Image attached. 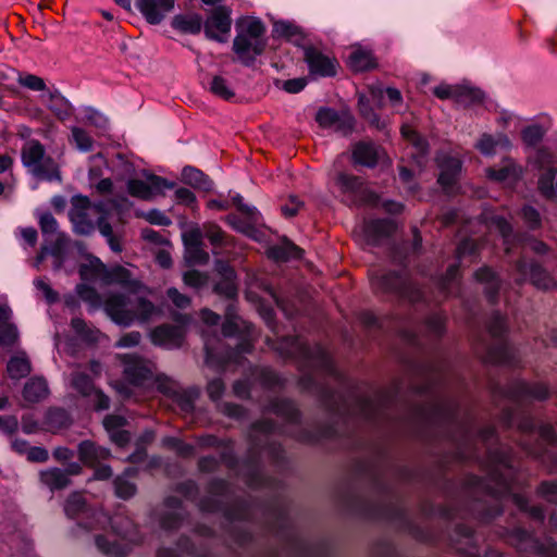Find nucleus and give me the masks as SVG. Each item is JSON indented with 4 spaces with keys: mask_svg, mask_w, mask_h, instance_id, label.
I'll return each mask as SVG.
<instances>
[{
    "mask_svg": "<svg viewBox=\"0 0 557 557\" xmlns=\"http://www.w3.org/2000/svg\"><path fill=\"white\" fill-rule=\"evenodd\" d=\"M410 371L424 380L422 385L412 383V391L417 394L430 393V403L414 407L410 419L419 424L444 426L447 435L455 442L456 456L461 461L476 459L479 444L486 448L483 468L487 481L469 475L465 482V493L471 498L472 515L483 522L494 519L503 511L499 497L510 492L516 478V461L511 449L503 445L491 447L490 442L495 438L493 426L478 430L469 414L460 416L453 400L432 392L433 385L440 379L442 364H413Z\"/></svg>",
    "mask_w": 557,
    "mask_h": 557,
    "instance_id": "nucleus-1",
    "label": "nucleus"
},
{
    "mask_svg": "<svg viewBox=\"0 0 557 557\" xmlns=\"http://www.w3.org/2000/svg\"><path fill=\"white\" fill-rule=\"evenodd\" d=\"M395 392H379L373 395L357 388L346 395L321 391V399L331 412L341 417H357L366 421H376L386 417V410L393 404Z\"/></svg>",
    "mask_w": 557,
    "mask_h": 557,
    "instance_id": "nucleus-2",
    "label": "nucleus"
},
{
    "mask_svg": "<svg viewBox=\"0 0 557 557\" xmlns=\"http://www.w3.org/2000/svg\"><path fill=\"white\" fill-rule=\"evenodd\" d=\"M275 432V425L270 420H261L252 424L249 433L250 448L247 460L239 467L237 474L243 476L246 484L252 488L270 486L272 481L260 472L259 454L261 450L268 454L273 462L278 463L284 459V453L280 445L268 443V436Z\"/></svg>",
    "mask_w": 557,
    "mask_h": 557,
    "instance_id": "nucleus-3",
    "label": "nucleus"
},
{
    "mask_svg": "<svg viewBox=\"0 0 557 557\" xmlns=\"http://www.w3.org/2000/svg\"><path fill=\"white\" fill-rule=\"evenodd\" d=\"M239 32L233 41V51L246 66L255 63L256 57L263 53L267 41L263 36L265 27L257 18H245L237 23Z\"/></svg>",
    "mask_w": 557,
    "mask_h": 557,
    "instance_id": "nucleus-4",
    "label": "nucleus"
},
{
    "mask_svg": "<svg viewBox=\"0 0 557 557\" xmlns=\"http://www.w3.org/2000/svg\"><path fill=\"white\" fill-rule=\"evenodd\" d=\"M131 305L133 306L132 298L122 294H115L108 297L104 308L112 320L122 325H129L134 321L147 322L158 311L150 300L140 296L134 298V305H137V310L129 308Z\"/></svg>",
    "mask_w": 557,
    "mask_h": 557,
    "instance_id": "nucleus-5",
    "label": "nucleus"
},
{
    "mask_svg": "<svg viewBox=\"0 0 557 557\" xmlns=\"http://www.w3.org/2000/svg\"><path fill=\"white\" fill-rule=\"evenodd\" d=\"M369 277L375 294H392L410 302L422 299L421 290L404 273L375 270L370 272Z\"/></svg>",
    "mask_w": 557,
    "mask_h": 557,
    "instance_id": "nucleus-6",
    "label": "nucleus"
},
{
    "mask_svg": "<svg viewBox=\"0 0 557 557\" xmlns=\"http://www.w3.org/2000/svg\"><path fill=\"white\" fill-rule=\"evenodd\" d=\"M277 349L286 357L299 359L305 367L335 373L330 356L319 345L311 347L299 337L289 336L282 341Z\"/></svg>",
    "mask_w": 557,
    "mask_h": 557,
    "instance_id": "nucleus-7",
    "label": "nucleus"
},
{
    "mask_svg": "<svg viewBox=\"0 0 557 557\" xmlns=\"http://www.w3.org/2000/svg\"><path fill=\"white\" fill-rule=\"evenodd\" d=\"M22 163L37 178L44 181H62L58 163L46 156L44 145L36 139L26 141L21 149Z\"/></svg>",
    "mask_w": 557,
    "mask_h": 557,
    "instance_id": "nucleus-8",
    "label": "nucleus"
},
{
    "mask_svg": "<svg viewBox=\"0 0 557 557\" xmlns=\"http://www.w3.org/2000/svg\"><path fill=\"white\" fill-rule=\"evenodd\" d=\"M499 536L515 547L521 556L537 555L541 557H557V545L552 540L540 542L530 532L521 528L504 529Z\"/></svg>",
    "mask_w": 557,
    "mask_h": 557,
    "instance_id": "nucleus-9",
    "label": "nucleus"
},
{
    "mask_svg": "<svg viewBox=\"0 0 557 557\" xmlns=\"http://www.w3.org/2000/svg\"><path fill=\"white\" fill-rule=\"evenodd\" d=\"M269 523L271 524V529L276 530L277 533L282 532V536L294 554V557H309L313 555V547L301 540L298 534L290 529V521L284 506L277 505L270 509Z\"/></svg>",
    "mask_w": 557,
    "mask_h": 557,
    "instance_id": "nucleus-10",
    "label": "nucleus"
},
{
    "mask_svg": "<svg viewBox=\"0 0 557 557\" xmlns=\"http://www.w3.org/2000/svg\"><path fill=\"white\" fill-rule=\"evenodd\" d=\"M494 398H506L512 403L523 401H544L549 395V387L543 382L528 383L524 381H515L506 388L494 385L492 387Z\"/></svg>",
    "mask_w": 557,
    "mask_h": 557,
    "instance_id": "nucleus-11",
    "label": "nucleus"
},
{
    "mask_svg": "<svg viewBox=\"0 0 557 557\" xmlns=\"http://www.w3.org/2000/svg\"><path fill=\"white\" fill-rule=\"evenodd\" d=\"M487 330L494 344L482 343V348L485 350V361L491 363L510 362V350L504 338L507 331L506 318L499 312H494L487 323Z\"/></svg>",
    "mask_w": 557,
    "mask_h": 557,
    "instance_id": "nucleus-12",
    "label": "nucleus"
},
{
    "mask_svg": "<svg viewBox=\"0 0 557 557\" xmlns=\"http://www.w3.org/2000/svg\"><path fill=\"white\" fill-rule=\"evenodd\" d=\"M513 268L515 282L518 285L530 282L541 290H550L557 287V283L550 273L535 260L528 261L524 257H521L515 262Z\"/></svg>",
    "mask_w": 557,
    "mask_h": 557,
    "instance_id": "nucleus-13",
    "label": "nucleus"
},
{
    "mask_svg": "<svg viewBox=\"0 0 557 557\" xmlns=\"http://www.w3.org/2000/svg\"><path fill=\"white\" fill-rule=\"evenodd\" d=\"M123 364L125 379L133 385L140 386L153 376L154 364L136 354H124L117 356Z\"/></svg>",
    "mask_w": 557,
    "mask_h": 557,
    "instance_id": "nucleus-14",
    "label": "nucleus"
},
{
    "mask_svg": "<svg viewBox=\"0 0 557 557\" xmlns=\"http://www.w3.org/2000/svg\"><path fill=\"white\" fill-rule=\"evenodd\" d=\"M174 319L180 323L178 325L165 323L151 330L150 339L153 345L170 349L182 347L185 338L184 324L189 318L186 314H177Z\"/></svg>",
    "mask_w": 557,
    "mask_h": 557,
    "instance_id": "nucleus-15",
    "label": "nucleus"
},
{
    "mask_svg": "<svg viewBox=\"0 0 557 557\" xmlns=\"http://www.w3.org/2000/svg\"><path fill=\"white\" fill-rule=\"evenodd\" d=\"M69 216L74 225V231L79 235H90L95 230V223L90 212H95V205L86 196H74L71 200Z\"/></svg>",
    "mask_w": 557,
    "mask_h": 557,
    "instance_id": "nucleus-16",
    "label": "nucleus"
},
{
    "mask_svg": "<svg viewBox=\"0 0 557 557\" xmlns=\"http://www.w3.org/2000/svg\"><path fill=\"white\" fill-rule=\"evenodd\" d=\"M231 11L224 5H219L211 11L205 22V34L209 39L224 42V35L231 30Z\"/></svg>",
    "mask_w": 557,
    "mask_h": 557,
    "instance_id": "nucleus-17",
    "label": "nucleus"
},
{
    "mask_svg": "<svg viewBox=\"0 0 557 557\" xmlns=\"http://www.w3.org/2000/svg\"><path fill=\"white\" fill-rule=\"evenodd\" d=\"M174 186V183L168 182L165 178L157 175H149L147 182L141 180H129L127 183V190L133 197L149 200L154 195L162 193L164 188L172 189Z\"/></svg>",
    "mask_w": 557,
    "mask_h": 557,
    "instance_id": "nucleus-18",
    "label": "nucleus"
},
{
    "mask_svg": "<svg viewBox=\"0 0 557 557\" xmlns=\"http://www.w3.org/2000/svg\"><path fill=\"white\" fill-rule=\"evenodd\" d=\"M215 270L220 275V280L214 284L213 292L230 300L235 299L238 294L235 270L222 260L215 262Z\"/></svg>",
    "mask_w": 557,
    "mask_h": 557,
    "instance_id": "nucleus-19",
    "label": "nucleus"
},
{
    "mask_svg": "<svg viewBox=\"0 0 557 557\" xmlns=\"http://www.w3.org/2000/svg\"><path fill=\"white\" fill-rule=\"evenodd\" d=\"M304 59L312 74L321 76H333L336 74V62L312 46L304 48Z\"/></svg>",
    "mask_w": 557,
    "mask_h": 557,
    "instance_id": "nucleus-20",
    "label": "nucleus"
},
{
    "mask_svg": "<svg viewBox=\"0 0 557 557\" xmlns=\"http://www.w3.org/2000/svg\"><path fill=\"white\" fill-rule=\"evenodd\" d=\"M518 430L522 437L519 441V445L525 451L528 456L535 459L544 458L545 448L540 442L532 443L531 440L534 437V423L530 417H522L518 423Z\"/></svg>",
    "mask_w": 557,
    "mask_h": 557,
    "instance_id": "nucleus-21",
    "label": "nucleus"
},
{
    "mask_svg": "<svg viewBox=\"0 0 557 557\" xmlns=\"http://www.w3.org/2000/svg\"><path fill=\"white\" fill-rule=\"evenodd\" d=\"M77 455L79 461L87 467H96L102 460L111 457L108 448L97 445L95 442L86 440L78 444Z\"/></svg>",
    "mask_w": 557,
    "mask_h": 557,
    "instance_id": "nucleus-22",
    "label": "nucleus"
},
{
    "mask_svg": "<svg viewBox=\"0 0 557 557\" xmlns=\"http://www.w3.org/2000/svg\"><path fill=\"white\" fill-rule=\"evenodd\" d=\"M139 11L150 24H159L174 8V0H137Z\"/></svg>",
    "mask_w": 557,
    "mask_h": 557,
    "instance_id": "nucleus-23",
    "label": "nucleus"
},
{
    "mask_svg": "<svg viewBox=\"0 0 557 557\" xmlns=\"http://www.w3.org/2000/svg\"><path fill=\"white\" fill-rule=\"evenodd\" d=\"M104 284H119L132 293H138L144 287L141 282L133 278L132 272L122 265H115L112 269H108Z\"/></svg>",
    "mask_w": 557,
    "mask_h": 557,
    "instance_id": "nucleus-24",
    "label": "nucleus"
},
{
    "mask_svg": "<svg viewBox=\"0 0 557 557\" xmlns=\"http://www.w3.org/2000/svg\"><path fill=\"white\" fill-rule=\"evenodd\" d=\"M78 273L83 281H101L104 283L108 268L98 257L88 253L85 256V261L79 264Z\"/></svg>",
    "mask_w": 557,
    "mask_h": 557,
    "instance_id": "nucleus-25",
    "label": "nucleus"
},
{
    "mask_svg": "<svg viewBox=\"0 0 557 557\" xmlns=\"http://www.w3.org/2000/svg\"><path fill=\"white\" fill-rule=\"evenodd\" d=\"M478 282L485 285L484 293L491 304H495L500 289V280L488 267H482L474 272Z\"/></svg>",
    "mask_w": 557,
    "mask_h": 557,
    "instance_id": "nucleus-26",
    "label": "nucleus"
},
{
    "mask_svg": "<svg viewBox=\"0 0 557 557\" xmlns=\"http://www.w3.org/2000/svg\"><path fill=\"white\" fill-rule=\"evenodd\" d=\"M304 250L293 242L284 238L280 244L271 246L267 250L270 259L276 262H287L292 259H300Z\"/></svg>",
    "mask_w": 557,
    "mask_h": 557,
    "instance_id": "nucleus-27",
    "label": "nucleus"
},
{
    "mask_svg": "<svg viewBox=\"0 0 557 557\" xmlns=\"http://www.w3.org/2000/svg\"><path fill=\"white\" fill-rule=\"evenodd\" d=\"M395 224L392 220H372L364 223L363 232L370 244H376L381 239L391 236L395 232Z\"/></svg>",
    "mask_w": 557,
    "mask_h": 557,
    "instance_id": "nucleus-28",
    "label": "nucleus"
},
{
    "mask_svg": "<svg viewBox=\"0 0 557 557\" xmlns=\"http://www.w3.org/2000/svg\"><path fill=\"white\" fill-rule=\"evenodd\" d=\"M23 399L28 404H37L45 400L49 395L48 383L44 377L34 376L23 387Z\"/></svg>",
    "mask_w": 557,
    "mask_h": 557,
    "instance_id": "nucleus-29",
    "label": "nucleus"
},
{
    "mask_svg": "<svg viewBox=\"0 0 557 557\" xmlns=\"http://www.w3.org/2000/svg\"><path fill=\"white\" fill-rule=\"evenodd\" d=\"M380 156L379 148L370 141H359L354 146L352 159L355 163L373 168L376 165Z\"/></svg>",
    "mask_w": 557,
    "mask_h": 557,
    "instance_id": "nucleus-30",
    "label": "nucleus"
},
{
    "mask_svg": "<svg viewBox=\"0 0 557 557\" xmlns=\"http://www.w3.org/2000/svg\"><path fill=\"white\" fill-rule=\"evenodd\" d=\"M440 168L441 173L438 175V183L444 188L453 187L461 169L460 160L454 157L445 156L440 160Z\"/></svg>",
    "mask_w": 557,
    "mask_h": 557,
    "instance_id": "nucleus-31",
    "label": "nucleus"
},
{
    "mask_svg": "<svg viewBox=\"0 0 557 557\" xmlns=\"http://www.w3.org/2000/svg\"><path fill=\"white\" fill-rule=\"evenodd\" d=\"M348 66L352 72L371 71L377 66V61L370 50L357 48L348 57Z\"/></svg>",
    "mask_w": 557,
    "mask_h": 557,
    "instance_id": "nucleus-32",
    "label": "nucleus"
},
{
    "mask_svg": "<svg viewBox=\"0 0 557 557\" xmlns=\"http://www.w3.org/2000/svg\"><path fill=\"white\" fill-rule=\"evenodd\" d=\"M39 481L51 492L66 488L71 484V479L60 468H49L39 472Z\"/></svg>",
    "mask_w": 557,
    "mask_h": 557,
    "instance_id": "nucleus-33",
    "label": "nucleus"
},
{
    "mask_svg": "<svg viewBox=\"0 0 557 557\" xmlns=\"http://www.w3.org/2000/svg\"><path fill=\"white\" fill-rule=\"evenodd\" d=\"M69 412L62 408H49L45 414L44 425L49 432L55 433L71 425Z\"/></svg>",
    "mask_w": 557,
    "mask_h": 557,
    "instance_id": "nucleus-34",
    "label": "nucleus"
},
{
    "mask_svg": "<svg viewBox=\"0 0 557 557\" xmlns=\"http://www.w3.org/2000/svg\"><path fill=\"white\" fill-rule=\"evenodd\" d=\"M69 244L70 238L64 233H58L55 239L48 244V252L53 257L55 271L61 270L64 264Z\"/></svg>",
    "mask_w": 557,
    "mask_h": 557,
    "instance_id": "nucleus-35",
    "label": "nucleus"
},
{
    "mask_svg": "<svg viewBox=\"0 0 557 557\" xmlns=\"http://www.w3.org/2000/svg\"><path fill=\"white\" fill-rule=\"evenodd\" d=\"M267 410L283 418L289 423H297L299 420V411L294 403L286 399H273L269 403Z\"/></svg>",
    "mask_w": 557,
    "mask_h": 557,
    "instance_id": "nucleus-36",
    "label": "nucleus"
},
{
    "mask_svg": "<svg viewBox=\"0 0 557 557\" xmlns=\"http://www.w3.org/2000/svg\"><path fill=\"white\" fill-rule=\"evenodd\" d=\"M172 26L186 34H198L202 27V17L197 13L178 14L173 17Z\"/></svg>",
    "mask_w": 557,
    "mask_h": 557,
    "instance_id": "nucleus-37",
    "label": "nucleus"
},
{
    "mask_svg": "<svg viewBox=\"0 0 557 557\" xmlns=\"http://www.w3.org/2000/svg\"><path fill=\"white\" fill-rule=\"evenodd\" d=\"M70 384L83 397H91L96 389L92 379L82 371L79 366L71 373Z\"/></svg>",
    "mask_w": 557,
    "mask_h": 557,
    "instance_id": "nucleus-38",
    "label": "nucleus"
},
{
    "mask_svg": "<svg viewBox=\"0 0 557 557\" xmlns=\"http://www.w3.org/2000/svg\"><path fill=\"white\" fill-rule=\"evenodd\" d=\"M137 470L134 468L126 469L122 475L114 479L113 485L115 495L122 499H128L136 494L137 487L133 482H129L126 476L136 475Z\"/></svg>",
    "mask_w": 557,
    "mask_h": 557,
    "instance_id": "nucleus-39",
    "label": "nucleus"
},
{
    "mask_svg": "<svg viewBox=\"0 0 557 557\" xmlns=\"http://www.w3.org/2000/svg\"><path fill=\"white\" fill-rule=\"evenodd\" d=\"M110 207H116V202L114 200H110L108 202L100 201L95 205V212L99 214L97 220V227L102 236L109 238L113 236V228L108 221Z\"/></svg>",
    "mask_w": 557,
    "mask_h": 557,
    "instance_id": "nucleus-40",
    "label": "nucleus"
},
{
    "mask_svg": "<svg viewBox=\"0 0 557 557\" xmlns=\"http://www.w3.org/2000/svg\"><path fill=\"white\" fill-rule=\"evenodd\" d=\"M182 180L184 183L205 190L211 189L212 182L200 170L193 166H185L182 171Z\"/></svg>",
    "mask_w": 557,
    "mask_h": 557,
    "instance_id": "nucleus-41",
    "label": "nucleus"
},
{
    "mask_svg": "<svg viewBox=\"0 0 557 557\" xmlns=\"http://www.w3.org/2000/svg\"><path fill=\"white\" fill-rule=\"evenodd\" d=\"M521 174V169L510 159H506L499 169H487L488 177L503 182L508 178H518Z\"/></svg>",
    "mask_w": 557,
    "mask_h": 557,
    "instance_id": "nucleus-42",
    "label": "nucleus"
},
{
    "mask_svg": "<svg viewBox=\"0 0 557 557\" xmlns=\"http://www.w3.org/2000/svg\"><path fill=\"white\" fill-rule=\"evenodd\" d=\"M484 99V94L479 88L458 85L456 95V103L469 107L472 104L481 103Z\"/></svg>",
    "mask_w": 557,
    "mask_h": 557,
    "instance_id": "nucleus-43",
    "label": "nucleus"
},
{
    "mask_svg": "<svg viewBox=\"0 0 557 557\" xmlns=\"http://www.w3.org/2000/svg\"><path fill=\"white\" fill-rule=\"evenodd\" d=\"M32 371L30 362L25 357H12L7 364V372L12 380H21Z\"/></svg>",
    "mask_w": 557,
    "mask_h": 557,
    "instance_id": "nucleus-44",
    "label": "nucleus"
},
{
    "mask_svg": "<svg viewBox=\"0 0 557 557\" xmlns=\"http://www.w3.org/2000/svg\"><path fill=\"white\" fill-rule=\"evenodd\" d=\"M87 502L82 493L75 492L69 495L64 504L67 517L75 518L86 510Z\"/></svg>",
    "mask_w": 557,
    "mask_h": 557,
    "instance_id": "nucleus-45",
    "label": "nucleus"
},
{
    "mask_svg": "<svg viewBox=\"0 0 557 557\" xmlns=\"http://www.w3.org/2000/svg\"><path fill=\"white\" fill-rule=\"evenodd\" d=\"M198 397L197 391H186V389H177L176 393L172 396V399L180 409L185 412L189 413L195 408V399Z\"/></svg>",
    "mask_w": 557,
    "mask_h": 557,
    "instance_id": "nucleus-46",
    "label": "nucleus"
},
{
    "mask_svg": "<svg viewBox=\"0 0 557 557\" xmlns=\"http://www.w3.org/2000/svg\"><path fill=\"white\" fill-rule=\"evenodd\" d=\"M71 325L76 334L85 342L95 343L98 341L99 331L90 327L83 319L74 318Z\"/></svg>",
    "mask_w": 557,
    "mask_h": 557,
    "instance_id": "nucleus-47",
    "label": "nucleus"
},
{
    "mask_svg": "<svg viewBox=\"0 0 557 557\" xmlns=\"http://www.w3.org/2000/svg\"><path fill=\"white\" fill-rule=\"evenodd\" d=\"M274 30L281 36L286 37L288 40L293 41L296 45H300L304 40V36L301 29L290 23L287 22H277L274 24Z\"/></svg>",
    "mask_w": 557,
    "mask_h": 557,
    "instance_id": "nucleus-48",
    "label": "nucleus"
},
{
    "mask_svg": "<svg viewBox=\"0 0 557 557\" xmlns=\"http://www.w3.org/2000/svg\"><path fill=\"white\" fill-rule=\"evenodd\" d=\"M511 499L521 511L528 512L532 519L537 521L544 520L545 516L542 507L529 506L528 499L520 494H512Z\"/></svg>",
    "mask_w": 557,
    "mask_h": 557,
    "instance_id": "nucleus-49",
    "label": "nucleus"
},
{
    "mask_svg": "<svg viewBox=\"0 0 557 557\" xmlns=\"http://www.w3.org/2000/svg\"><path fill=\"white\" fill-rule=\"evenodd\" d=\"M556 174L557 169L548 168L541 174L539 178V189L547 198L555 196L554 180Z\"/></svg>",
    "mask_w": 557,
    "mask_h": 557,
    "instance_id": "nucleus-50",
    "label": "nucleus"
},
{
    "mask_svg": "<svg viewBox=\"0 0 557 557\" xmlns=\"http://www.w3.org/2000/svg\"><path fill=\"white\" fill-rule=\"evenodd\" d=\"M400 132L403 137L411 143L421 156H424L428 152L426 141L418 134L416 129L409 125H403Z\"/></svg>",
    "mask_w": 557,
    "mask_h": 557,
    "instance_id": "nucleus-51",
    "label": "nucleus"
},
{
    "mask_svg": "<svg viewBox=\"0 0 557 557\" xmlns=\"http://www.w3.org/2000/svg\"><path fill=\"white\" fill-rule=\"evenodd\" d=\"M210 90L213 95L224 99V100H231L235 94L230 88L227 82L222 76H214L210 84Z\"/></svg>",
    "mask_w": 557,
    "mask_h": 557,
    "instance_id": "nucleus-52",
    "label": "nucleus"
},
{
    "mask_svg": "<svg viewBox=\"0 0 557 557\" xmlns=\"http://www.w3.org/2000/svg\"><path fill=\"white\" fill-rule=\"evenodd\" d=\"M203 234L212 245H224L226 234L222 231V228L219 225L214 223L203 224Z\"/></svg>",
    "mask_w": 557,
    "mask_h": 557,
    "instance_id": "nucleus-53",
    "label": "nucleus"
},
{
    "mask_svg": "<svg viewBox=\"0 0 557 557\" xmlns=\"http://www.w3.org/2000/svg\"><path fill=\"white\" fill-rule=\"evenodd\" d=\"M225 517L233 520H246L250 517L248 506L245 502L235 503L232 507L224 510Z\"/></svg>",
    "mask_w": 557,
    "mask_h": 557,
    "instance_id": "nucleus-54",
    "label": "nucleus"
},
{
    "mask_svg": "<svg viewBox=\"0 0 557 557\" xmlns=\"http://www.w3.org/2000/svg\"><path fill=\"white\" fill-rule=\"evenodd\" d=\"M338 114L334 109L321 108L315 115V121L323 128L333 127L338 121Z\"/></svg>",
    "mask_w": 557,
    "mask_h": 557,
    "instance_id": "nucleus-55",
    "label": "nucleus"
},
{
    "mask_svg": "<svg viewBox=\"0 0 557 557\" xmlns=\"http://www.w3.org/2000/svg\"><path fill=\"white\" fill-rule=\"evenodd\" d=\"M186 260L193 264H206L209 261V253L203 250L202 245L187 247Z\"/></svg>",
    "mask_w": 557,
    "mask_h": 557,
    "instance_id": "nucleus-56",
    "label": "nucleus"
},
{
    "mask_svg": "<svg viewBox=\"0 0 557 557\" xmlns=\"http://www.w3.org/2000/svg\"><path fill=\"white\" fill-rule=\"evenodd\" d=\"M183 281L187 286L198 289L208 283V275L198 270H189L184 273Z\"/></svg>",
    "mask_w": 557,
    "mask_h": 557,
    "instance_id": "nucleus-57",
    "label": "nucleus"
},
{
    "mask_svg": "<svg viewBox=\"0 0 557 557\" xmlns=\"http://www.w3.org/2000/svg\"><path fill=\"white\" fill-rule=\"evenodd\" d=\"M425 329L429 334L435 337L441 336L445 330V318L441 314L430 315L425 320Z\"/></svg>",
    "mask_w": 557,
    "mask_h": 557,
    "instance_id": "nucleus-58",
    "label": "nucleus"
},
{
    "mask_svg": "<svg viewBox=\"0 0 557 557\" xmlns=\"http://www.w3.org/2000/svg\"><path fill=\"white\" fill-rule=\"evenodd\" d=\"M72 136L73 139L81 150L89 151L92 148L94 140L92 138L87 134V132L81 127H73L72 128Z\"/></svg>",
    "mask_w": 557,
    "mask_h": 557,
    "instance_id": "nucleus-59",
    "label": "nucleus"
},
{
    "mask_svg": "<svg viewBox=\"0 0 557 557\" xmlns=\"http://www.w3.org/2000/svg\"><path fill=\"white\" fill-rule=\"evenodd\" d=\"M356 120L348 112H342L338 114V121L335 122V129L343 135L350 134L355 128Z\"/></svg>",
    "mask_w": 557,
    "mask_h": 557,
    "instance_id": "nucleus-60",
    "label": "nucleus"
},
{
    "mask_svg": "<svg viewBox=\"0 0 557 557\" xmlns=\"http://www.w3.org/2000/svg\"><path fill=\"white\" fill-rule=\"evenodd\" d=\"M18 84L35 91H42L47 88L45 81L34 74H26L20 76L17 79Z\"/></svg>",
    "mask_w": 557,
    "mask_h": 557,
    "instance_id": "nucleus-61",
    "label": "nucleus"
},
{
    "mask_svg": "<svg viewBox=\"0 0 557 557\" xmlns=\"http://www.w3.org/2000/svg\"><path fill=\"white\" fill-rule=\"evenodd\" d=\"M52 104L50 110L55 114L60 121H64L70 116L69 103L62 97L51 96Z\"/></svg>",
    "mask_w": 557,
    "mask_h": 557,
    "instance_id": "nucleus-62",
    "label": "nucleus"
},
{
    "mask_svg": "<svg viewBox=\"0 0 557 557\" xmlns=\"http://www.w3.org/2000/svg\"><path fill=\"white\" fill-rule=\"evenodd\" d=\"M336 183L344 191H355L361 186V181L358 176L339 173Z\"/></svg>",
    "mask_w": 557,
    "mask_h": 557,
    "instance_id": "nucleus-63",
    "label": "nucleus"
},
{
    "mask_svg": "<svg viewBox=\"0 0 557 557\" xmlns=\"http://www.w3.org/2000/svg\"><path fill=\"white\" fill-rule=\"evenodd\" d=\"M539 494L547 502L557 504V481H544L537 487Z\"/></svg>",
    "mask_w": 557,
    "mask_h": 557,
    "instance_id": "nucleus-64",
    "label": "nucleus"
}]
</instances>
